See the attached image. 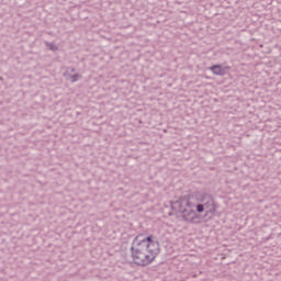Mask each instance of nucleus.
Masks as SVG:
<instances>
[{"mask_svg":"<svg viewBox=\"0 0 281 281\" xmlns=\"http://www.w3.org/2000/svg\"><path fill=\"white\" fill-rule=\"evenodd\" d=\"M170 205L173 212H179V214H181L182 221L200 225V218H202L201 214L196 213V204H194L190 198H180L175 202H170Z\"/></svg>","mask_w":281,"mask_h":281,"instance_id":"f257e3e1","label":"nucleus"},{"mask_svg":"<svg viewBox=\"0 0 281 281\" xmlns=\"http://www.w3.org/2000/svg\"><path fill=\"white\" fill-rule=\"evenodd\" d=\"M142 238H144V234L137 235L131 246V254L134 265L137 267H148V265L155 262L151 259L148 250L145 248V245L142 243Z\"/></svg>","mask_w":281,"mask_h":281,"instance_id":"f03ea898","label":"nucleus"},{"mask_svg":"<svg viewBox=\"0 0 281 281\" xmlns=\"http://www.w3.org/2000/svg\"><path fill=\"white\" fill-rule=\"evenodd\" d=\"M198 201L202 203L205 213L201 214L200 224L206 221H212L216 212V202H214V196L207 192L196 193Z\"/></svg>","mask_w":281,"mask_h":281,"instance_id":"7ed1b4c3","label":"nucleus"},{"mask_svg":"<svg viewBox=\"0 0 281 281\" xmlns=\"http://www.w3.org/2000/svg\"><path fill=\"white\" fill-rule=\"evenodd\" d=\"M140 243L145 245V249L147 250V254L151 257L153 260L158 257L159 254H161V246L159 245V240H157V237H154L153 235L140 237Z\"/></svg>","mask_w":281,"mask_h":281,"instance_id":"20e7f679","label":"nucleus"},{"mask_svg":"<svg viewBox=\"0 0 281 281\" xmlns=\"http://www.w3.org/2000/svg\"><path fill=\"white\" fill-rule=\"evenodd\" d=\"M210 71L214 74V76H225L227 74L228 67H223L221 65H213L209 67Z\"/></svg>","mask_w":281,"mask_h":281,"instance_id":"39448f33","label":"nucleus"},{"mask_svg":"<svg viewBox=\"0 0 281 281\" xmlns=\"http://www.w3.org/2000/svg\"><path fill=\"white\" fill-rule=\"evenodd\" d=\"M63 76L64 78H69L70 82H78V80H80V75L79 74L71 75L69 74V69H66Z\"/></svg>","mask_w":281,"mask_h":281,"instance_id":"423d86ee","label":"nucleus"},{"mask_svg":"<svg viewBox=\"0 0 281 281\" xmlns=\"http://www.w3.org/2000/svg\"><path fill=\"white\" fill-rule=\"evenodd\" d=\"M45 45L50 52H58V46H56L54 43L46 42Z\"/></svg>","mask_w":281,"mask_h":281,"instance_id":"0eeeda50","label":"nucleus"},{"mask_svg":"<svg viewBox=\"0 0 281 281\" xmlns=\"http://www.w3.org/2000/svg\"><path fill=\"white\" fill-rule=\"evenodd\" d=\"M195 212L196 214H203V212H205V207L202 205V203H198L195 205Z\"/></svg>","mask_w":281,"mask_h":281,"instance_id":"6e6552de","label":"nucleus"},{"mask_svg":"<svg viewBox=\"0 0 281 281\" xmlns=\"http://www.w3.org/2000/svg\"><path fill=\"white\" fill-rule=\"evenodd\" d=\"M67 69H68V74H69V71H70L71 74H74V72L76 71V68H74V67H68Z\"/></svg>","mask_w":281,"mask_h":281,"instance_id":"1a4fd4ad","label":"nucleus"}]
</instances>
